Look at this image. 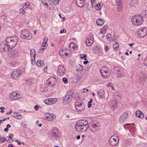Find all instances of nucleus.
Wrapping results in <instances>:
<instances>
[{
	"instance_id": "f257e3e1",
	"label": "nucleus",
	"mask_w": 147,
	"mask_h": 147,
	"mask_svg": "<svg viewBox=\"0 0 147 147\" xmlns=\"http://www.w3.org/2000/svg\"><path fill=\"white\" fill-rule=\"evenodd\" d=\"M88 121L85 119L80 120L78 121L75 125V129L79 132L86 131L88 127Z\"/></svg>"
},
{
	"instance_id": "f03ea898",
	"label": "nucleus",
	"mask_w": 147,
	"mask_h": 147,
	"mask_svg": "<svg viewBox=\"0 0 147 147\" xmlns=\"http://www.w3.org/2000/svg\"><path fill=\"white\" fill-rule=\"evenodd\" d=\"M5 41L9 48L12 49L17 44L18 41V38L16 36L7 37L5 39Z\"/></svg>"
},
{
	"instance_id": "7ed1b4c3",
	"label": "nucleus",
	"mask_w": 147,
	"mask_h": 147,
	"mask_svg": "<svg viewBox=\"0 0 147 147\" xmlns=\"http://www.w3.org/2000/svg\"><path fill=\"white\" fill-rule=\"evenodd\" d=\"M132 23L136 26H140L143 22L144 20L141 15H135L132 17L131 18Z\"/></svg>"
},
{
	"instance_id": "20e7f679",
	"label": "nucleus",
	"mask_w": 147,
	"mask_h": 147,
	"mask_svg": "<svg viewBox=\"0 0 147 147\" xmlns=\"http://www.w3.org/2000/svg\"><path fill=\"white\" fill-rule=\"evenodd\" d=\"M88 128L92 133L97 132L100 129V125L98 123L92 122L88 124Z\"/></svg>"
},
{
	"instance_id": "39448f33",
	"label": "nucleus",
	"mask_w": 147,
	"mask_h": 147,
	"mask_svg": "<svg viewBox=\"0 0 147 147\" xmlns=\"http://www.w3.org/2000/svg\"><path fill=\"white\" fill-rule=\"evenodd\" d=\"M112 72L117 77H119L125 75V70L123 69L115 67L113 69Z\"/></svg>"
},
{
	"instance_id": "423d86ee",
	"label": "nucleus",
	"mask_w": 147,
	"mask_h": 147,
	"mask_svg": "<svg viewBox=\"0 0 147 147\" xmlns=\"http://www.w3.org/2000/svg\"><path fill=\"white\" fill-rule=\"evenodd\" d=\"M100 72L102 76L107 78L109 76L110 71L109 69L106 67H102L100 69Z\"/></svg>"
},
{
	"instance_id": "0eeeda50",
	"label": "nucleus",
	"mask_w": 147,
	"mask_h": 147,
	"mask_svg": "<svg viewBox=\"0 0 147 147\" xmlns=\"http://www.w3.org/2000/svg\"><path fill=\"white\" fill-rule=\"evenodd\" d=\"M119 138L116 135L112 136L109 140V144L112 146H115L118 144Z\"/></svg>"
},
{
	"instance_id": "6e6552de",
	"label": "nucleus",
	"mask_w": 147,
	"mask_h": 147,
	"mask_svg": "<svg viewBox=\"0 0 147 147\" xmlns=\"http://www.w3.org/2000/svg\"><path fill=\"white\" fill-rule=\"evenodd\" d=\"M21 37L24 39L29 40L32 38L31 33L28 30H23L22 31L20 35Z\"/></svg>"
},
{
	"instance_id": "1a4fd4ad",
	"label": "nucleus",
	"mask_w": 147,
	"mask_h": 147,
	"mask_svg": "<svg viewBox=\"0 0 147 147\" xmlns=\"http://www.w3.org/2000/svg\"><path fill=\"white\" fill-rule=\"evenodd\" d=\"M71 94V92L68 91L63 97L62 103L64 105H65L69 104L71 101V98L70 96Z\"/></svg>"
},
{
	"instance_id": "9d476101",
	"label": "nucleus",
	"mask_w": 147,
	"mask_h": 147,
	"mask_svg": "<svg viewBox=\"0 0 147 147\" xmlns=\"http://www.w3.org/2000/svg\"><path fill=\"white\" fill-rule=\"evenodd\" d=\"M75 109L77 111H81L84 109L85 106L82 102L76 101L75 104Z\"/></svg>"
},
{
	"instance_id": "9b49d317",
	"label": "nucleus",
	"mask_w": 147,
	"mask_h": 147,
	"mask_svg": "<svg viewBox=\"0 0 147 147\" xmlns=\"http://www.w3.org/2000/svg\"><path fill=\"white\" fill-rule=\"evenodd\" d=\"M137 33L140 37H144L147 34V28L142 27L139 28L137 31Z\"/></svg>"
},
{
	"instance_id": "f8f14e48",
	"label": "nucleus",
	"mask_w": 147,
	"mask_h": 147,
	"mask_svg": "<svg viewBox=\"0 0 147 147\" xmlns=\"http://www.w3.org/2000/svg\"><path fill=\"white\" fill-rule=\"evenodd\" d=\"M52 136L53 138L57 139L60 137V134L59 129L57 128L54 127L52 130Z\"/></svg>"
},
{
	"instance_id": "ddd939ff",
	"label": "nucleus",
	"mask_w": 147,
	"mask_h": 147,
	"mask_svg": "<svg viewBox=\"0 0 147 147\" xmlns=\"http://www.w3.org/2000/svg\"><path fill=\"white\" fill-rule=\"evenodd\" d=\"M8 55L11 57H16L19 55V51L17 50L10 49L8 50L7 53Z\"/></svg>"
},
{
	"instance_id": "4468645a",
	"label": "nucleus",
	"mask_w": 147,
	"mask_h": 147,
	"mask_svg": "<svg viewBox=\"0 0 147 147\" xmlns=\"http://www.w3.org/2000/svg\"><path fill=\"white\" fill-rule=\"evenodd\" d=\"M10 99L12 100H17L22 97L20 94L16 92H12L10 95Z\"/></svg>"
},
{
	"instance_id": "2eb2a0df",
	"label": "nucleus",
	"mask_w": 147,
	"mask_h": 147,
	"mask_svg": "<svg viewBox=\"0 0 147 147\" xmlns=\"http://www.w3.org/2000/svg\"><path fill=\"white\" fill-rule=\"evenodd\" d=\"M45 119L48 121H53L56 118L55 115L51 113H47L44 116Z\"/></svg>"
},
{
	"instance_id": "dca6fc26",
	"label": "nucleus",
	"mask_w": 147,
	"mask_h": 147,
	"mask_svg": "<svg viewBox=\"0 0 147 147\" xmlns=\"http://www.w3.org/2000/svg\"><path fill=\"white\" fill-rule=\"evenodd\" d=\"M21 73V71L20 70L14 71L11 74V77L13 79H17L20 78Z\"/></svg>"
},
{
	"instance_id": "f3484780",
	"label": "nucleus",
	"mask_w": 147,
	"mask_h": 147,
	"mask_svg": "<svg viewBox=\"0 0 147 147\" xmlns=\"http://www.w3.org/2000/svg\"><path fill=\"white\" fill-rule=\"evenodd\" d=\"M65 73V69L63 66L59 65L58 67L57 74L59 76L63 75Z\"/></svg>"
},
{
	"instance_id": "a211bd4d",
	"label": "nucleus",
	"mask_w": 147,
	"mask_h": 147,
	"mask_svg": "<svg viewBox=\"0 0 147 147\" xmlns=\"http://www.w3.org/2000/svg\"><path fill=\"white\" fill-rule=\"evenodd\" d=\"M47 83L51 86L55 85L56 83V79L54 77H51L49 78L47 80Z\"/></svg>"
},
{
	"instance_id": "6ab92c4d",
	"label": "nucleus",
	"mask_w": 147,
	"mask_h": 147,
	"mask_svg": "<svg viewBox=\"0 0 147 147\" xmlns=\"http://www.w3.org/2000/svg\"><path fill=\"white\" fill-rule=\"evenodd\" d=\"M67 49L61 50L59 52L60 56L62 58H66L68 55V54L67 52Z\"/></svg>"
},
{
	"instance_id": "aec40b11",
	"label": "nucleus",
	"mask_w": 147,
	"mask_h": 147,
	"mask_svg": "<svg viewBox=\"0 0 147 147\" xmlns=\"http://www.w3.org/2000/svg\"><path fill=\"white\" fill-rule=\"evenodd\" d=\"M94 38L92 37H89L86 40V45L88 46H91L94 42Z\"/></svg>"
},
{
	"instance_id": "412c9836",
	"label": "nucleus",
	"mask_w": 147,
	"mask_h": 147,
	"mask_svg": "<svg viewBox=\"0 0 147 147\" xmlns=\"http://www.w3.org/2000/svg\"><path fill=\"white\" fill-rule=\"evenodd\" d=\"M128 114L127 113H123L119 119V121L121 123L125 121L127 117Z\"/></svg>"
},
{
	"instance_id": "4be33fe9",
	"label": "nucleus",
	"mask_w": 147,
	"mask_h": 147,
	"mask_svg": "<svg viewBox=\"0 0 147 147\" xmlns=\"http://www.w3.org/2000/svg\"><path fill=\"white\" fill-rule=\"evenodd\" d=\"M105 91L102 90H99L97 91V96L99 98L103 99L104 98Z\"/></svg>"
},
{
	"instance_id": "5701e85b",
	"label": "nucleus",
	"mask_w": 147,
	"mask_h": 147,
	"mask_svg": "<svg viewBox=\"0 0 147 147\" xmlns=\"http://www.w3.org/2000/svg\"><path fill=\"white\" fill-rule=\"evenodd\" d=\"M106 38L108 41H112L115 40L116 39V37L114 35L112 36L111 34H108L106 36Z\"/></svg>"
},
{
	"instance_id": "b1692460",
	"label": "nucleus",
	"mask_w": 147,
	"mask_h": 147,
	"mask_svg": "<svg viewBox=\"0 0 147 147\" xmlns=\"http://www.w3.org/2000/svg\"><path fill=\"white\" fill-rule=\"evenodd\" d=\"M129 4L132 8L135 7L138 5L137 1V0H130Z\"/></svg>"
},
{
	"instance_id": "393cba45",
	"label": "nucleus",
	"mask_w": 147,
	"mask_h": 147,
	"mask_svg": "<svg viewBox=\"0 0 147 147\" xmlns=\"http://www.w3.org/2000/svg\"><path fill=\"white\" fill-rule=\"evenodd\" d=\"M8 48L9 47L7 45L5 44H2L1 48V51L4 53L6 52L7 51H8L9 50H10Z\"/></svg>"
},
{
	"instance_id": "a878e982",
	"label": "nucleus",
	"mask_w": 147,
	"mask_h": 147,
	"mask_svg": "<svg viewBox=\"0 0 147 147\" xmlns=\"http://www.w3.org/2000/svg\"><path fill=\"white\" fill-rule=\"evenodd\" d=\"M110 104L111 107L113 110H115L117 108L118 105L117 101L115 100H112L110 102Z\"/></svg>"
},
{
	"instance_id": "bb28decb",
	"label": "nucleus",
	"mask_w": 147,
	"mask_h": 147,
	"mask_svg": "<svg viewBox=\"0 0 147 147\" xmlns=\"http://www.w3.org/2000/svg\"><path fill=\"white\" fill-rule=\"evenodd\" d=\"M30 5L29 2H24L22 4V7L23 8L26 10H28L29 9H32L30 8Z\"/></svg>"
},
{
	"instance_id": "cd10ccee",
	"label": "nucleus",
	"mask_w": 147,
	"mask_h": 147,
	"mask_svg": "<svg viewBox=\"0 0 147 147\" xmlns=\"http://www.w3.org/2000/svg\"><path fill=\"white\" fill-rule=\"evenodd\" d=\"M77 5L80 7H83L84 5V0H76Z\"/></svg>"
},
{
	"instance_id": "c85d7f7f",
	"label": "nucleus",
	"mask_w": 147,
	"mask_h": 147,
	"mask_svg": "<svg viewBox=\"0 0 147 147\" xmlns=\"http://www.w3.org/2000/svg\"><path fill=\"white\" fill-rule=\"evenodd\" d=\"M68 92H71V94H70V96L71 98L73 97L76 99L79 98V94L78 93L74 92L73 91L71 90L69 91Z\"/></svg>"
},
{
	"instance_id": "c756f323",
	"label": "nucleus",
	"mask_w": 147,
	"mask_h": 147,
	"mask_svg": "<svg viewBox=\"0 0 147 147\" xmlns=\"http://www.w3.org/2000/svg\"><path fill=\"white\" fill-rule=\"evenodd\" d=\"M13 116L14 118L18 119H21L22 118L21 115L16 112H14L13 114Z\"/></svg>"
},
{
	"instance_id": "7c9ffc66",
	"label": "nucleus",
	"mask_w": 147,
	"mask_h": 147,
	"mask_svg": "<svg viewBox=\"0 0 147 147\" xmlns=\"http://www.w3.org/2000/svg\"><path fill=\"white\" fill-rule=\"evenodd\" d=\"M105 22L104 20H102L101 18H99L96 20V22L98 26H101Z\"/></svg>"
},
{
	"instance_id": "2f4dec72",
	"label": "nucleus",
	"mask_w": 147,
	"mask_h": 147,
	"mask_svg": "<svg viewBox=\"0 0 147 147\" xmlns=\"http://www.w3.org/2000/svg\"><path fill=\"white\" fill-rule=\"evenodd\" d=\"M36 65L38 67H42L44 65V62L42 60H38L36 62Z\"/></svg>"
},
{
	"instance_id": "473e14b6",
	"label": "nucleus",
	"mask_w": 147,
	"mask_h": 147,
	"mask_svg": "<svg viewBox=\"0 0 147 147\" xmlns=\"http://www.w3.org/2000/svg\"><path fill=\"white\" fill-rule=\"evenodd\" d=\"M136 116L138 117L141 118H143L144 117V115L142 112L139 110H137L136 113Z\"/></svg>"
},
{
	"instance_id": "72a5a7b5",
	"label": "nucleus",
	"mask_w": 147,
	"mask_h": 147,
	"mask_svg": "<svg viewBox=\"0 0 147 147\" xmlns=\"http://www.w3.org/2000/svg\"><path fill=\"white\" fill-rule=\"evenodd\" d=\"M94 53L96 54H100L101 53L100 49L97 47H96L94 48Z\"/></svg>"
},
{
	"instance_id": "f704fd0d",
	"label": "nucleus",
	"mask_w": 147,
	"mask_h": 147,
	"mask_svg": "<svg viewBox=\"0 0 147 147\" xmlns=\"http://www.w3.org/2000/svg\"><path fill=\"white\" fill-rule=\"evenodd\" d=\"M41 1L42 3L44 4V6H46L47 8L49 9L50 10L52 9V8L49 7L48 5L47 2H48V0H41Z\"/></svg>"
},
{
	"instance_id": "c9c22d12",
	"label": "nucleus",
	"mask_w": 147,
	"mask_h": 147,
	"mask_svg": "<svg viewBox=\"0 0 147 147\" xmlns=\"http://www.w3.org/2000/svg\"><path fill=\"white\" fill-rule=\"evenodd\" d=\"M68 47L70 50L75 49L77 47L76 45L72 42L69 44Z\"/></svg>"
},
{
	"instance_id": "e433bc0d",
	"label": "nucleus",
	"mask_w": 147,
	"mask_h": 147,
	"mask_svg": "<svg viewBox=\"0 0 147 147\" xmlns=\"http://www.w3.org/2000/svg\"><path fill=\"white\" fill-rule=\"evenodd\" d=\"M107 28L108 27L107 26H104L103 28L100 30V34H102L105 33L106 31Z\"/></svg>"
},
{
	"instance_id": "4c0bfd02",
	"label": "nucleus",
	"mask_w": 147,
	"mask_h": 147,
	"mask_svg": "<svg viewBox=\"0 0 147 147\" xmlns=\"http://www.w3.org/2000/svg\"><path fill=\"white\" fill-rule=\"evenodd\" d=\"M36 55V53L35 50L34 49H32L30 50V55L31 58L34 57H35Z\"/></svg>"
},
{
	"instance_id": "58836bf2",
	"label": "nucleus",
	"mask_w": 147,
	"mask_h": 147,
	"mask_svg": "<svg viewBox=\"0 0 147 147\" xmlns=\"http://www.w3.org/2000/svg\"><path fill=\"white\" fill-rule=\"evenodd\" d=\"M49 99L50 105L53 104L57 101V99L56 98H50Z\"/></svg>"
},
{
	"instance_id": "ea45409f",
	"label": "nucleus",
	"mask_w": 147,
	"mask_h": 147,
	"mask_svg": "<svg viewBox=\"0 0 147 147\" xmlns=\"http://www.w3.org/2000/svg\"><path fill=\"white\" fill-rule=\"evenodd\" d=\"M102 6L100 4V3H98L97 4H96L95 6V8L96 10H99L101 8Z\"/></svg>"
},
{
	"instance_id": "a19ab883",
	"label": "nucleus",
	"mask_w": 147,
	"mask_h": 147,
	"mask_svg": "<svg viewBox=\"0 0 147 147\" xmlns=\"http://www.w3.org/2000/svg\"><path fill=\"white\" fill-rule=\"evenodd\" d=\"M83 67L82 66L79 65L77 66V71H81L83 69Z\"/></svg>"
},
{
	"instance_id": "79ce46f5",
	"label": "nucleus",
	"mask_w": 147,
	"mask_h": 147,
	"mask_svg": "<svg viewBox=\"0 0 147 147\" xmlns=\"http://www.w3.org/2000/svg\"><path fill=\"white\" fill-rule=\"evenodd\" d=\"M119 47V45L117 42L115 43L113 46V48L115 50L118 49Z\"/></svg>"
},
{
	"instance_id": "37998d69",
	"label": "nucleus",
	"mask_w": 147,
	"mask_h": 147,
	"mask_svg": "<svg viewBox=\"0 0 147 147\" xmlns=\"http://www.w3.org/2000/svg\"><path fill=\"white\" fill-rule=\"evenodd\" d=\"M74 78L75 79H76V82L79 81L80 79L79 76L77 75H75Z\"/></svg>"
},
{
	"instance_id": "c03bdc74",
	"label": "nucleus",
	"mask_w": 147,
	"mask_h": 147,
	"mask_svg": "<svg viewBox=\"0 0 147 147\" xmlns=\"http://www.w3.org/2000/svg\"><path fill=\"white\" fill-rule=\"evenodd\" d=\"M142 14L144 17H147V10L142 11Z\"/></svg>"
},
{
	"instance_id": "a18cd8bd",
	"label": "nucleus",
	"mask_w": 147,
	"mask_h": 147,
	"mask_svg": "<svg viewBox=\"0 0 147 147\" xmlns=\"http://www.w3.org/2000/svg\"><path fill=\"white\" fill-rule=\"evenodd\" d=\"M140 80L142 81H145L146 80V76L145 75H143L140 78Z\"/></svg>"
},
{
	"instance_id": "49530a36",
	"label": "nucleus",
	"mask_w": 147,
	"mask_h": 147,
	"mask_svg": "<svg viewBox=\"0 0 147 147\" xmlns=\"http://www.w3.org/2000/svg\"><path fill=\"white\" fill-rule=\"evenodd\" d=\"M6 141V139L4 137H0V142L1 143L4 142Z\"/></svg>"
},
{
	"instance_id": "de8ad7c7",
	"label": "nucleus",
	"mask_w": 147,
	"mask_h": 147,
	"mask_svg": "<svg viewBox=\"0 0 147 147\" xmlns=\"http://www.w3.org/2000/svg\"><path fill=\"white\" fill-rule=\"evenodd\" d=\"M48 41V37H45L43 39V43L45 44H47V42Z\"/></svg>"
},
{
	"instance_id": "09e8293b",
	"label": "nucleus",
	"mask_w": 147,
	"mask_h": 147,
	"mask_svg": "<svg viewBox=\"0 0 147 147\" xmlns=\"http://www.w3.org/2000/svg\"><path fill=\"white\" fill-rule=\"evenodd\" d=\"M32 59V64L34 65L35 63V57H34L31 58Z\"/></svg>"
},
{
	"instance_id": "8fccbe9b",
	"label": "nucleus",
	"mask_w": 147,
	"mask_h": 147,
	"mask_svg": "<svg viewBox=\"0 0 147 147\" xmlns=\"http://www.w3.org/2000/svg\"><path fill=\"white\" fill-rule=\"evenodd\" d=\"M40 90L41 92H44L45 91L46 89L44 88V86H42L40 88Z\"/></svg>"
},
{
	"instance_id": "3c124183",
	"label": "nucleus",
	"mask_w": 147,
	"mask_h": 147,
	"mask_svg": "<svg viewBox=\"0 0 147 147\" xmlns=\"http://www.w3.org/2000/svg\"><path fill=\"white\" fill-rule=\"evenodd\" d=\"M86 55L84 54H81L80 55V57L81 58L84 59V57H86Z\"/></svg>"
},
{
	"instance_id": "603ef678",
	"label": "nucleus",
	"mask_w": 147,
	"mask_h": 147,
	"mask_svg": "<svg viewBox=\"0 0 147 147\" xmlns=\"http://www.w3.org/2000/svg\"><path fill=\"white\" fill-rule=\"evenodd\" d=\"M95 2V1L94 0V1H91V5L92 7H95V4H96Z\"/></svg>"
},
{
	"instance_id": "864d4df0",
	"label": "nucleus",
	"mask_w": 147,
	"mask_h": 147,
	"mask_svg": "<svg viewBox=\"0 0 147 147\" xmlns=\"http://www.w3.org/2000/svg\"><path fill=\"white\" fill-rule=\"evenodd\" d=\"M62 80L63 82L65 84H67L68 82L67 80V78L65 77H64L63 78Z\"/></svg>"
},
{
	"instance_id": "5fc2aeb1",
	"label": "nucleus",
	"mask_w": 147,
	"mask_h": 147,
	"mask_svg": "<svg viewBox=\"0 0 147 147\" xmlns=\"http://www.w3.org/2000/svg\"><path fill=\"white\" fill-rule=\"evenodd\" d=\"M49 99H45L44 100L45 103L47 105H50Z\"/></svg>"
},
{
	"instance_id": "6e6d98bb",
	"label": "nucleus",
	"mask_w": 147,
	"mask_h": 147,
	"mask_svg": "<svg viewBox=\"0 0 147 147\" xmlns=\"http://www.w3.org/2000/svg\"><path fill=\"white\" fill-rule=\"evenodd\" d=\"M53 2L55 4H57L59 3V0H53Z\"/></svg>"
},
{
	"instance_id": "4d7b16f0",
	"label": "nucleus",
	"mask_w": 147,
	"mask_h": 147,
	"mask_svg": "<svg viewBox=\"0 0 147 147\" xmlns=\"http://www.w3.org/2000/svg\"><path fill=\"white\" fill-rule=\"evenodd\" d=\"M14 136V135L13 134H10L8 136V137L9 138H10L11 140L12 141H13V139H12V138Z\"/></svg>"
},
{
	"instance_id": "13d9d810",
	"label": "nucleus",
	"mask_w": 147,
	"mask_h": 147,
	"mask_svg": "<svg viewBox=\"0 0 147 147\" xmlns=\"http://www.w3.org/2000/svg\"><path fill=\"white\" fill-rule=\"evenodd\" d=\"M120 4H118V6L117 8L118 9V11H120L122 10V7L121 5H120Z\"/></svg>"
},
{
	"instance_id": "bf43d9fd",
	"label": "nucleus",
	"mask_w": 147,
	"mask_h": 147,
	"mask_svg": "<svg viewBox=\"0 0 147 147\" xmlns=\"http://www.w3.org/2000/svg\"><path fill=\"white\" fill-rule=\"evenodd\" d=\"M20 13H23V14H24L25 13V11L24 10V9L23 8H21L20 9Z\"/></svg>"
},
{
	"instance_id": "052dcab7",
	"label": "nucleus",
	"mask_w": 147,
	"mask_h": 147,
	"mask_svg": "<svg viewBox=\"0 0 147 147\" xmlns=\"http://www.w3.org/2000/svg\"><path fill=\"white\" fill-rule=\"evenodd\" d=\"M84 59L86 61H84L83 62V63L84 64L86 65L88 63V61H86L87 59L86 58H85Z\"/></svg>"
},
{
	"instance_id": "680f3d73",
	"label": "nucleus",
	"mask_w": 147,
	"mask_h": 147,
	"mask_svg": "<svg viewBox=\"0 0 147 147\" xmlns=\"http://www.w3.org/2000/svg\"><path fill=\"white\" fill-rule=\"evenodd\" d=\"M6 16H2L0 17L1 19L3 20H5L6 19Z\"/></svg>"
},
{
	"instance_id": "e2e57ef3",
	"label": "nucleus",
	"mask_w": 147,
	"mask_h": 147,
	"mask_svg": "<svg viewBox=\"0 0 147 147\" xmlns=\"http://www.w3.org/2000/svg\"><path fill=\"white\" fill-rule=\"evenodd\" d=\"M11 65L12 67H14L16 65V63L14 62H12L11 63Z\"/></svg>"
},
{
	"instance_id": "0e129e2a",
	"label": "nucleus",
	"mask_w": 147,
	"mask_h": 147,
	"mask_svg": "<svg viewBox=\"0 0 147 147\" xmlns=\"http://www.w3.org/2000/svg\"><path fill=\"white\" fill-rule=\"evenodd\" d=\"M45 49L42 48H41L38 50V52L39 53H42L45 50Z\"/></svg>"
},
{
	"instance_id": "69168bd1",
	"label": "nucleus",
	"mask_w": 147,
	"mask_h": 147,
	"mask_svg": "<svg viewBox=\"0 0 147 147\" xmlns=\"http://www.w3.org/2000/svg\"><path fill=\"white\" fill-rule=\"evenodd\" d=\"M105 50L106 52H107L109 51V49L108 47L107 46H105L104 47Z\"/></svg>"
},
{
	"instance_id": "338daca9",
	"label": "nucleus",
	"mask_w": 147,
	"mask_h": 147,
	"mask_svg": "<svg viewBox=\"0 0 147 147\" xmlns=\"http://www.w3.org/2000/svg\"><path fill=\"white\" fill-rule=\"evenodd\" d=\"M42 46V47H44L45 49L47 47V44H45L43 43Z\"/></svg>"
},
{
	"instance_id": "774afa93",
	"label": "nucleus",
	"mask_w": 147,
	"mask_h": 147,
	"mask_svg": "<svg viewBox=\"0 0 147 147\" xmlns=\"http://www.w3.org/2000/svg\"><path fill=\"white\" fill-rule=\"evenodd\" d=\"M0 109H1L2 110L1 111V113H3L4 111H3L5 109V108L4 107H1L0 108Z\"/></svg>"
}]
</instances>
